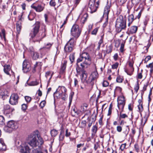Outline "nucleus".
Here are the masks:
<instances>
[{
  "mask_svg": "<svg viewBox=\"0 0 153 153\" xmlns=\"http://www.w3.org/2000/svg\"><path fill=\"white\" fill-rule=\"evenodd\" d=\"M27 143L32 147H42L44 142L38 130L34 131L29 135L27 138Z\"/></svg>",
  "mask_w": 153,
  "mask_h": 153,
  "instance_id": "1",
  "label": "nucleus"
},
{
  "mask_svg": "<svg viewBox=\"0 0 153 153\" xmlns=\"http://www.w3.org/2000/svg\"><path fill=\"white\" fill-rule=\"evenodd\" d=\"M143 104H139L138 105V108L140 112H142L143 110Z\"/></svg>",
  "mask_w": 153,
  "mask_h": 153,
  "instance_id": "51",
  "label": "nucleus"
},
{
  "mask_svg": "<svg viewBox=\"0 0 153 153\" xmlns=\"http://www.w3.org/2000/svg\"><path fill=\"white\" fill-rule=\"evenodd\" d=\"M98 28H96L94 29L91 32V34L92 35H96L98 31Z\"/></svg>",
  "mask_w": 153,
  "mask_h": 153,
  "instance_id": "53",
  "label": "nucleus"
},
{
  "mask_svg": "<svg viewBox=\"0 0 153 153\" xmlns=\"http://www.w3.org/2000/svg\"><path fill=\"white\" fill-rule=\"evenodd\" d=\"M64 129L63 126H62L61 127V131L59 136L60 140H62L64 138Z\"/></svg>",
  "mask_w": 153,
  "mask_h": 153,
  "instance_id": "26",
  "label": "nucleus"
},
{
  "mask_svg": "<svg viewBox=\"0 0 153 153\" xmlns=\"http://www.w3.org/2000/svg\"><path fill=\"white\" fill-rule=\"evenodd\" d=\"M142 11L143 10H141L138 13V15L135 18V19L137 18L138 19H139L140 18L142 13Z\"/></svg>",
  "mask_w": 153,
  "mask_h": 153,
  "instance_id": "58",
  "label": "nucleus"
},
{
  "mask_svg": "<svg viewBox=\"0 0 153 153\" xmlns=\"http://www.w3.org/2000/svg\"><path fill=\"white\" fill-rule=\"evenodd\" d=\"M22 70L24 72L27 73L31 69L30 65L29 62L26 60H25L22 65Z\"/></svg>",
  "mask_w": 153,
  "mask_h": 153,
  "instance_id": "14",
  "label": "nucleus"
},
{
  "mask_svg": "<svg viewBox=\"0 0 153 153\" xmlns=\"http://www.w3.org/2000/svg\"><path fill=\"white\" fill-rule=\"evenodd\" d=\"M122 91V88L119 87H117L114 90V93L115 94L120 93Z\"/></svg>",
  "mask_w": 153,
  "mask_h": 153,
  "instance_id": "32",
  "label": "nucleus"
},
{
  "mask_svg": "<svg viewBox=\"0 0 153 153\" xmlns=\"http://www.w3.org/2000/svg\"><path fill=\"white\" fill-rule=\"evenodd\" d=\"M81 32V30L78 25H74L72 26L71 31V35L77 39L79 36Z\"/></svg>",
  "mask_w": 153,
  "mask_h": 153,
  "instance_id": "6",
  "label": "nucleus"
},
{
  "mask_svg": "<svg viewBox=\"0 0 153 153\" xmlns=\"http://www.w3.org/2000/svg\"><path fill=\"white\" fill-rule=\"evenodd\" d=\"M137 30V27L135 26H133L131 27L130 30V32L132 34L136 32Z\"/></svg>",
  "mask_w": 153,
  "mask_h": 153,
  "instance_id": "27",
  "label": "nucleus"
},
{
  "mask_svg": "<svg viewBox=\"0 0 153 153\" xmlns=\"http://www.w3.org/2000/svg\"><path fill=\"white\" fill-rule=\"evenodd\" d=\"M18 96L17 94H12L9 100L10 103L13 105H16L18 102Z\"/></svg>",
  "mask_w": 153,
  "mask_h": 153,
  "instance_id": "15",
  "label": "nucleus"
},
{
  "mask_svg": "<svg viewBox=\"0 0 153 153\" xmlns=\"http://www.w3.org/2000/svg\"><path fill=\"white\" fill-rule=\"evenodd\" d=\"M139 87L138 82H137V84L135 85L134 87V90L135 91L137 92L139 89Z\"/></svg>",
  "mask_w": 153,
  "mask_h": 153,
  "instance_id": "46",
  "label": "nucleus"
},
{
  "mask_svg": "<svg viewBox=\"0 0 153 153\" xmlns=\"http://www.w3.org/2000/svg\"><path fill=\"white\" fill-rule=\"evenodd\" d=\"M27 107V104H22V109L23 111H25L26 110Z\"/></svg>",
  "mask_w": 153,
  "mask_h": 153,
  "instance_id": "49",
  "label": "nucleus"
},
{
  "mask_svg": "<svg viewBox=\"0 0 153 153\" xmlns=\"http://www.w3.org/2000/svg\"><path fill=\"white\" fill-rule=\"evenodd\" d=\"M143 72V70L142 69L141 72L138 73L137 75V78L139 79H141L142 77V73Z\"/></svg>",
  "mask_w": 153,
  "mask_h": 153,
  "instance_id": "52",
  "label": "nucleus"
},
{
  "mask_svg": "<svg viewBox=\"0 0 153 153\" xmlns=\"http://www.w3.org/2000/svg\"><path fill=\"white\" fill-rule=\"evenodd\" d=\"M126 145V143H124L122 144L121 145L120 147V149L121 150V151H123L124 149L125 148Z\"/></svg>",
  "mask_w": 153,
  "mask_h": 153,
  "instance_id": "56",
  "label": "nucleus"
},
{
  "mask_svg": "<svg viewBox=\"0 0 153 153\" xmlns=\"http://www.w3.org/2000/svg\"><path fill=\"white\" fill-rule=\"evenodd\" d=\"M133 105L130 103L128 105V109L129 110L132 111V108H133Z\"/></svg>",
  "mask_w": 153,
  "mask_h": 153,
  "instance_id": "62",
  "label": "nucleus"
},
{
  "mask_svg": "<svg viewBox=\"0 0 153 153\" xmlns=\"http://www.w3.org/2000/svg\"><path fill=\"white\" fill-rule=\"evenodd\" d=\"M110 5L108 4L107 2V4L105 6L103 13V17H106L105 19V21L103 24V27H105L108 24V15L110 11Z\"/></svg>",
  "mask_w": 153,
  "mask_h": 153,
  "instance_id": "8",
  "label": "nucleus"
},
{
  "mask_svg": "<svg viewBox=\"0 0 153 153\" xmlns=\"http://www.w3.org/2000/svg\"><path fill=\"white\" fill-rule=\"evenodd\" d=\"M74 54L72 53L69 56V59L71 62V63H72L74 62Z\"/></svg>",
  "mask_w": 153,
  "mask_h": 153,
  "instance_id": "36",
  "label": "nucleus"
},
{
  "mask_svg": "<svg viewBox=\"0 0 153 153\" xmlns=\"http://www.w3.org/2000/svg\"><path fill=\"white\" fill-rule=\"evenodd\" d=\"M81 0H75L74 1V6L76 7L79 4Z\"/></svg>",
  "mask_w": 153,
  "mask_h": 153,
  "instance_id": "60",
  "label": "nucleus"
},
{
  "mask_svg": "<svg viewBox=\"0 0 153 153\" xmlns=\"http://www.w3.org/2000/svg\"><path fill=\"white\" fill-rule=\"evenodd\" d=\"M53 74V73H51L50 71H47L46 73L45 76L47 78L49 76H50V77L49 79V81L52 78V76Z\"/></svg>",
  "mask_w": 153,
  "mask_h": 153,
  "instance_id": "34",
  "label": "nucleus"
},
{
  "mask_svg": "<svg viewBox=\"0 0 153 153\" xmlns=\"http://www.w3.org/2000/svg\"><path fill=\"white\" fill-rule=\"evenodd\" d=\"M76 40V39L74 37L71 38L67 42V43L74 47L75 45Z\"/></svg>",
  "mask_w": 153,
  "mask_h": 153,
  "instance_id": "24",
  "label": "nucleus"
},
{
  "mask_svg": "<svg viewBox=\"0 0 153 153\" xmlns=\"http://www.w3.org/2000/svg\"><path fill=\"white\" fill-rule=\"evenodd\" d=\"M88 105L87 104L84 105L81 107V110L85 112L87 110Z\"/></svg>",
  "mask_w": 153,
  "mask_h": 153,
  "instance_id": "38",
  "label": "nucleus"
},
{
  "mask_svg": "<svg viewBox=\"0 0 153 153\" xmlns=\"http://www.w3.org/2000/svg\"><path fill=\"white\" fill-rule=\"evenodd\" d=\"M103 36H101V38L99 40L98 43V45L97 48V49L99 50L100 49L101 45L103 43Z\"/></svg>",
  "mask_w": 153,
  "mask_h": 153,
  "instance_id": "30",
  "label": "nucleus"
},
{
  "mask_svg": "<svg viewBox=\"0 0 153 153\" xmlns=\"http://www.w3.org/2000/svg\"><path fill=\"white\" fill-rule=\"evenodd\" d=\"M135 19V18L134 19V16L132 14L128 16V22H133L134 20Z\"/></svg>",
  "mask_w": 153,
  "mask_h": 153,
  "instance_id": "35",
  "label": "nucleus"
},
{
  "mask_svg": "<svg viewBox=\"0 0 153 153\" xmlns=\"http://www.w3.org/2000/svg\"><path fill=\"white\" fill-rule=\"evenodd\" d=\"M88 15L87 13H85L81 18L80 22L81 24H84L87 21Z\"/></svg>",
  "mask_w": 153,
  "mask_h": 153,
  "instance_id": "22",
  "label": "nucleus"
},
{
  "mask_svg": "<svg viewBox=\"0 0 153 153\" xmlns=\"http://www.w3.org/2000/svg\"><path fill=\"white\" fill-rule=\"evenodd\" d=\"M40 27V22H36L33 25V27L30 33V38L33 39V41L39 42L42 39L46 36V28L44 27L42 33L40 32L38 34L39 29Z\"/></svg>",
  "mask_w": 153,
  "mask_h": 153,
  "instance_id": "3",
  "label": "nucleus"
},
{
  "mask_svg": "<svg viewBox=\"0 0 153 153\" xmlns=\"http://www.w3.org/2000/svg\"><path fill=\"white\" fill-rule=\"evenodd\" d=\"M97 130V127L96 125H94L92 129V135H94L96 133Z\"/></svg>",
  "mask_w": 153,
  "mask_h": 153,
  "instance_id": "31",
  "label": "nucleus"
},
{
  "mask_svg": "<svg viewBox=\"0 0 153 153\" xmlns=\"http://www.w3.org/2000/svg\"><path fill=\"white\" fill-rule=\"evenodd\" d=\"M28 17L30 21L33 20L34 18V17L33 16L32 14H30Z\"/></svg>",
  "mask_w": 153,
  "mask_h": 153,
  "instance_id": "54",
  "label": "nucleus"
},
{
  "mask_svg": "<svg viewBox=\"0 0 153 153\" xmlns=\"http://www.w3.org/2000/svg\"><path fill=\"white\" fill-rule=\"evenodd\" d=\"M39 56V54L37 52H33L32 53V58L35 60L38 59Z\"/></svg>",
  "mask_w": 153,
  "mask_h": 153,
  "instance_id": "28",
  "label": "nucleus"
},
{
  "mask_svg": "<svg viewBox=\"0 0 153 153\" xmlns=\"http://www.w3.org/2000/svg\"><path fill=\"white\" fill-rule=\"evenodd\" d=\"M77 65L81 62H83L80 64L82 68H87L91 64V59L89 54L86 52L83 53L80 55L79 57L77 59Z\"/></svg>",
  "mask_w": 153,
  "mask_h": 153,
  "instance_id": "4",
  "label": "nucleus"
},
{
  "mask_svg": "<svg viewBox=\"0 0 153 153\" xmlns=\"http://www.w3.org/2000/svg\"><path fill=\"white\" fill-rule=\"evenodd\" d=\"M46 103V102L45 101H42L40 104V106L42 108L44 107L45 106V104Z\"/></svg>",
  "mask_w": 153,
  "mask_h": 153,
  "instance_id": "59",
  "label": "nucleus"
},
{
  "mask_svg": "<svg viewBox=\"0 0 153 153\" xmlns=\"http://www.w3.org/2000/svg\"><path fill=\"white\" fill-rule=\"evenodd\" d=\"M5 30L4 29H2L1 30V33H0V36L2 39L4 38L5 41H6V39L5 38Z\"/></svg>",
  "mask_w": 153,
  "mask_h": 153,
  "instance_id": "29",
  "label": "nucleus"
},
{
  "mask_svg": "<svg viewBox=\"0 0 153 153\" xmlns=\"http://www.w3.org/2000/svg\"><path fill=\"white\" fill-rule=\"evenodd\" d=\"M120 113H121L120 112ZM128 116L126 114H120V117L122 118H125L126 117H127Z\"/></svg>",
  "mask_w": 153,
  "mask_h": 153,
  "instance_id": "63",
  "label": "nucleus"
},
{
  "mask_svg": "<svg viewBox=\"0 0 153 153\" xmlns=\"http://www.w3.org/2000/svg\"><path fill=\"white\" fill-rule=\"evenodd\" d=\"M134 62L133 59L130 60L128 62V64L130 67L131 68V69L133 71L134 70V68L133 67V64Z\"/></svg>",
  "mask_w": 153,
  "mask_h": 153,
  "instance_id": "37",
  "label": "nucleus"
},
{
  "mask_svg": "<svg viewBox=\"0 0 153 153\" xmlns=\"http://www.w3.org/2000/svg\"><path fill=\"white\" fill-rule=\"evenodd\" d=\"M51 133L52 137H55L57 134L58 131L56 130L53 129L51 130Z\"/></svg>",
  "mask_w": 153,
  "mask_h": 153,
  "instance_id": "33",
  "label": "nucleus"
},
{
  "mask_svg": "<svg viewBox=\"0 0 153 153\" xmlns=\"http://www.w3.org/2000/svg\"><path fill=\"white\" fill-rule=\"evenodd\" d=\"M140 0H131V2L134 4L137 5L140 2Z\"/></svg>",
  "mask_w": 153,
  "mask_h": 153,
  "instance_id": "48",
  "label": "nucleus"
},
{
  "mask_svg": "<svg viewBox=\"0 0 153 153\" xmlns=\"http://www.w3.org/2000/svg\"><path fill=\"white\" fill-rule=\"evenodd\" d=\"M106 51L107 53H111L112 51V48L111 46H109L106 47Z\"/></svg>",
  "mask_w": 153,
  "mask_h": 153,
  "instance_id": "42",
  "label": "nucleus"
},
{
  "mask_svg": "<svg viewBox=\"0 0 153 153\" xmlns=\"http://www.w3.org/2000/svg\"><path fill=\"white\" fill-rule=\"evenodd\" d=\"M27 142L22 143L19 147V151L21 153H29L30 149Z\"/></svg>",
  "mask_w": 153,
  "mask_h": 153,
  "instance_id": "11",
  "label": "nucleus"
},
{
  "mask_svg": "<svg viewBox=\"0 0 153 153\" xmlns=\"http://www.w3.org/2000/svg\"><path fill=\"white\" fill-rule=\"evenodd\" d=\"M25 100L26 102L27 103L30 102L31 100V97L28 96H26L25 97Z\"/></svg>",
  "mask_w": 153,
  "mask_h": 153,
  "instance_id": "44",
  "label": "nucleus"
},
{
  "mask_svg": "<svg viewBox=\"0 0 153 153\" xmlns=\"http://www.w3.org/2000/svg\"><path fill=\"white\" fill-rule=\"evenodd\" d=\"M146 67L150 68H153V62L150 63L149 65H147Z\"/></svg>",
  "mask_w": 153,
  "mask_h": 153,
  "instance_id": "64",
  "label": "nucleus"
},
{
  "mask_svg": "<svg viewBox=\"0 0 153 153\" xmlns=\"http://www.w3.org/2000/svg\"><path fill=\"white\" fill-rule=\"evenodd\" d=\"M73 47L74 46H72L67 43L65 46L64 50L65 52H70L72 51Z\"/></svg>",
  "mask_w": 153,
  "mask_h": 153,
  "instance_id": "18",
  "label": "nucleus"
},
{
  "mask_svg": "<svg viewBox=\"0 0 153 153\" xmlns=\"http://www.w3.org/2000/svg\"><path fill=\"white\" fill-rule=\"evenodd\" d=\"M78 81L77 79L76 78L74 79V85L75 87H76L77 86H79L78 85Z\"/></svg>",
  "mask_w": 153,
  "mask_h": 153,
  "instance_id": "61",
  "label": "nucleus"
},
{
  "mask_svg": "<svg viewBox=\"0 0 153 153\" xmlns=\"http://www.w3.org/2000/svg\"><path fill=\"white\" fill-rule=\"evenodd\" d=\"M67 94H66V93L62 95L61 97V99L64 100H65L67 98Z\"/></svg>",
  "mask_w": 153,
  "mask_h": 153,
  "instance_id": "57",
  "label": "nucleus"
},
{
  "mask_svg": "<svg viewBox=\"0 0 153 153\" xmlns=\"http://www.w3.org/2000/svg\"><path fill=\"white\" fill-rule=\"evenodd\" d=\"M123 79L120 76H118L117 77L116 81L117 82L121 83L123 81Z\"/></svg>",
  "mask_w": 153,
  "mask_h": 153,
  "instance_id": "45",
  "label": "nucleus"
},
{
  "mask_svg": "<svg viewBox=\"0 0 153 153\" xmlns=\"http://www.w3.org/2000/svg\"><path fill=\"white\" fill-rule=\"evenodd\" d=\"M5 120L2 116H0V124H4Z\"/></svg>",
  "mask_w": 153,
  "mask_h": 153,
  "instance_id": "43",
  "label": "nucleus"
},
{
  "mask_svg": "<svg viewBox=\"0 0 153 153\" xmlns=\"http://www.w3.org/2000/svg\"><path fill=\"white\" fill-rule=\"evenodd\" d=\"M52 45V44L50 43L47 44L45 45V47L40 48L39 49L40 52L41 53L42 51H45L46 50V49L49 50L50 48L51 47Z\"/></svg>",
  "mask_w": 153,
  "mask_h": 153,
  "instance_id": "21",
  "label": "nucleus"
},
{
  "mask_svg": "<svg viewBox=\"0 0 153 153\" xmlns=\"http://www.w3.org/2000/svg\"><path fill=\"white\" fill-rule=\"evenodd\" d=\"M67 63V61L65 60H63V61L62 62L61 70L60 71V72L61 73H63L65 70L66 67Z\"/></svg>",
  "mask_w": 153,
  "mask_h": 153,
  "instance_id": "19",
  "label": "nucleus"
},
{
  "mask_svg": "<svg viewBox=\"0 0 153 153\" xmlns=\"http://www.w3.org/2000/svg\"><path fill=\"white\" fill-rule=\"evenodd\" d=\"M82 113V112L79 110H77L76 108H74L71 111V114L74 116L76 115H79Z\"/></svg>",
  "mask_w": 153,
  "mask_h": 153,
  "instance_id": "25",
  "label": "nucleus"
},
{
  "mask_svg": "<svg viewBox=\"0 0 153 153\" xmlns=\"http://www.w3.org/2000/svg\"><path fill=\"white\" fill-rule=\"evenodd\" d=\"M118 65L119 63L118 62H116L114 64L112 65V69H117L118 67Z\"/></svg>",
  "mask_w": 153,
  "mask_h": 153,
  "instance_id": "39",
  "label": "nucleus"
},
{
  "mask_svg": "<svg viewBox=\"0 0 153 153\" xmlns=\"http://www.w3.org/2000/svg\"><path fill=\"white\" fill-rule=\"evenodd\" d=\"M115 27L116 31L118 33L120 32L122 30L125 29L126 27V21L124 20L123 16H120L117 19Z\"/></svg>",
  "mask_w": 153,
  "mask_h": 153,
  "instance_id": "5",
  "label": "nucleus"
},
{
  "mask_svg": "<svg viewBox=\"0 0 153 153\" xmlns=\"http://www.w3.org/2000/svg\"><path fill=\"white\" fill-rule=\"evenodd\" d=\"M31 7L35 10L36 11L38 12H42L45 8L44 5L42 4H37L35 3L31 5Z\"/></svg>",
  "mask_w": 153,
  "mask_h": 153,
  "instance_id": "12",
  "label": "nucleus"
},
{
  "mask_svg": "<svg viewBox=\"0 0 153 153\" xmlns=\"http://www.w3.org/2000/svg\"><path fill=\"white\" fill-rule=\"evenodd\" d=\"M12 111V109L10 108L9 105H6L4 106V114H9Z\"/></svg>",
  "mask_w": 153,
  "mask_h": 153,
  "instance_id": "17",
  "label": "nucleus"
},
{
  "mask_svg": "<svg viewBox=\"0 0 153 153\" xmlns=\"http://www.w3.org/2000/svg\"><path fill=\"white\" fill-rule=\"evenodd\" d=\"M117 106L121 110V113L123 111L126 103V100L124 96L119 97L117 98Z\"/></svg>",
  "mask_w": 153,
  "mask_h": 153,
  "instance_id": "9",
  "label": "nucleus"
},
{
  "mask_svg": "<svg viewBox=\"0 0 153 153\" xmlns=\"http://www.w3.org/2000/svg\"><path fill=\"white\" fill-rule=\"evenodd\" d=\"M18 127V125H5L4 127V130L6 132H10Z\"/></svg>",
  "mask_w": 153,
  "mask_h": 153,
  "instance_id": "13",
  "label": "nucleus"
},
{
  "mask_svg": "<svg viewBox=\"0 0 153 153\" xmlns=\"http://www.w3.org/2000/svg\"><path fill=\"white\" fill-rule=\"evenodd\" d=\"M109 85V83L107 81H104L102 83V85L103 87H106Z\"/></svg>",
  "mask_w": 153,
  "mask_h": 153,
  "instance_id": "55",
  "label": "nucleus"
},
{
  "mask_svg": "<svg viewBox=\"0 0 153 153\" xmlns=\"http://www.w3.org/2000/svg\"><path fill=\"white\" fill-rule=\"evenodd\" d=\"M11 70L10 66V65H5L4 66V72L8 75H10L9 71Z\"/></svg>",
  "mask_w": 153,
  "mask_h": 153,
  "instance_id": "23",
  "label": "nucleus"
},
{
  "mask_svg": "<svg viewBox=\"0 0 153 153\" xmlns=\"http://www.w3.org/2000/svg\"><path fill=\"white\" fill-rule=\"evenodd\" d=\"M50 4L51 6H55L56 4L55 0H51L50 2Z\"/></svg>",
  "mask_w": 153,
  "mask_h": 153,
  "instance_id": "50",
  "label": "nucleus"
},
{
  "mask_svg": "<svg viewBox=\"0 0 153 153\" xmlns=\"http://www.w3.org/2000/svg\"><path fill=\"white\" fill-rule=\"evenodd\" d=\"M78 65L77 64V67L76 68V71L77 73H81L82 76V79L85 82L89 85L92 86L96 81L97 79L98 78V75L97 71L93 72L90 75L88 79H86L87 77V74L84 69H81L79 67V64Z\"/></svg>",
  "mask_w": 153,
  "mask_h": 153,
  "instance_id": "2",
  "label": "nucleus"
},
{
  "mask_svg": "<svg viewBox=\"0 0 153 153\" xmlns=\"http://www.w3.org/2000/svg\"><path fill=\"white\" fill-rule=\"evenodd\" d=\"M39 84V82L36 81H33L31 82L29 85L30 86H35L38 85Z\"/></svg>",
  "mask_w": 153,
  "mask_h": 153,
  "instance_id": "40",
  "label": "nucleus"
},
{
  "mask_svg": "<svg viewBox=\"0 0 153 153\" xmlns=\"http://www.w3.org/2000/svg\"><path fill=\"white\" fill-rule=\"evenodd\" d=\"M7 92L6 91L4 90V92H3L0 89V93H1L0 94L2 97L7 95Z\"/></svg>",
  "mask_w": 153,
  "mask_h": 153,
  "instance_id": "47",
  "label": "nucleus"
},
{
  "mask_svg": "<svg viewBox=\"0 0 153 153\" xmlns=\"http://www.w3.org/2000/svg\"><path fill=\"white\" fill-rule=\"evenodd\" d=\"M99 0H90L89 3L90 11L91 13H93L96 11L98 7Z\"/></svg>",
  "mask_w": 153,
  "mask_h": 153,
  "instance_id": "7",
  "label": "nucleus"
},
{
  "mask_svg": "<svg viewBox=\"0 0 153 153\" xmlns=\"http://www.w3.org/2000/svg\"><path fill=\"white\" fill-rule=\"evenodd\" d=\"M125 42H123L121 45H120V50L121 52H123L124 50V48L125 45Z\"/></svg>",
  "mask_w": 153,
  "mask_h": 153,
  "instance_id": "41",
  "label": "nucleus"
},
{
  "mask_svg": "<svg viewBox=\"0 0 153 153\" xmlns=\"http://www.w3.org/2000/svg\"><path fill=\"white\" fill-rule=\"evenodd\" d=\"M23 15V13H22L21 15L19 16V21H18L16 24L17 31L18 34L20 33L22 27L21 20H22V16Z\"/></svg>",
  "mask_w": 153,
  "mask_h": 153,
  "instance_id": "16",
  "label": "nucleus"
},
{
  "mask_svg": "<svg viewBox=\"0 0 153 153\" xmlns=\"http://www.w3.org/2000/svg\"><path fill=\"white\" fill-rule=\"evenodd\" d=\"M6 145L4 143L3 139H0V150L4 151L6 149Z\"/></svg>",
  "mask_w": 153,
  "mask_h": 153,
  "instance_id": "20",
  "label": "nucleus"
},
{
  "mask_svg": "<svg viewBox=\"0 0 153 153\" xmlns=\"http://www.w3.org/2000/svg\"><path fill=\"white\" fill-rule=\"evenodd\" d=\"M66 89L64 86H59L58 88L56 90V91L54 93L53 95L56 94V97L58 98H59L61 97L62 95L66 93Z\"/></svg>",
  "mask_w": 153,
  "mask_h": 153,
  "instance_id": "10",
  "label": "nucleus"
}]
</instances>
